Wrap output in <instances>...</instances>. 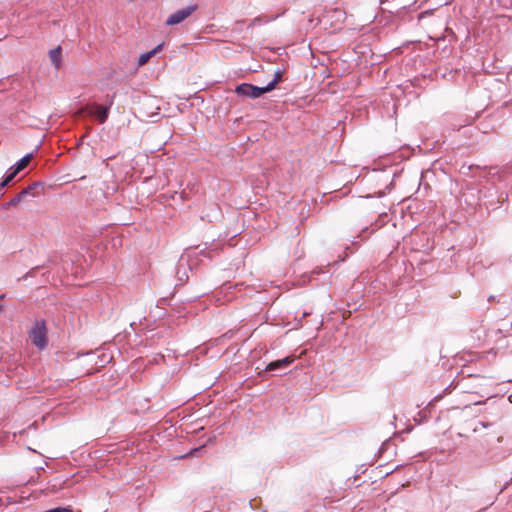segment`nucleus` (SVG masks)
I'll list each match as a JSON object with an SVG mask.
<instances>
[{"label":"nucleus","instance_id":"f257e3e1","mask_svg":"<svg viewBox=\"0 0 512 512\" xmlns=\"http://www.w3.org/2000/svg\"><path fill=\"white\" fill-rule=\"evenodd\" d=\"M277 85V80L270 81L265 87L254 86L249 83H242L235 88V92L244 97L256 99L264 93L272 91Z\"/></svg>","mask_w":512,"mask_h":512},{"label":"nucleus","instance_id":"f03ea898","mask_svg":"<svg viewBox=\"0 0 512 512\" xmlns=\"http://www.w3.org/2000/svg\"><path fill=\"white\" fill-rule=\"evenodd\" d=\"M29 338L33 345L39 349L47 346V328L43 320H36L29 331Z\"/></svg>","mask_w":512,"mask_h":512},{"label":"nucleus","instance_id":"7ed1b4c3","mask_svg":"<svg viewBox=\"0 0 512 512\" xmlns=\"http://www.w3.org/2000/svg\"><path fill=\"white\" fill-rule=\"evenodd\" d=\"M33 158V154L29 153L25 155L23 158H21L13 167L10 168V172L6 175V177L3 179V181L0 183V195H3V188L7 186L14 178L15 176L22 171L24 168L28 166L31 159Z\"/></svg>","mask_w":512,"mask_h":512},{"label":"nucleus","instance_id":"20e7f679","mask_svg":"<svg viewBox=\"0 0 512 512\" xmlns=\"http://www.w3.org/2000/svg\"><path fill=\"white\" fill-rule=\"evenodd\" d=\"M198 6L197 4H191L187 7H184L182 9H179L172 13L165 21V24L167 26H174L182 23L185 21L188 17H190L196 10Z\"/></svg>","mask_w":512,"mask_h":512},{"label":"nucleus","instance_id":"39448f33","mask_svg":"<svg viewBox=\"0 0 512 512\" xmlns=\"http://www.w3.org/2000/svg\"><path fill=\"white\" fill-rule=\"evenodd\" d=\"M293 362H294V358L288 356V357H285L283 359L276 360V361H273V362L269 363L266 366L265 371H274V370H277V369L286 368L287 366H289Z\"/></svg>","mask_w":512,"mask_h":512},{"label":"nucleus","instance_id":"423d86ee","mask_svg":"<svg viewBox=\"0 0 512 512\" xmlns=\"http://www.w3.org/2000/svg\"><path fill=\"white\" fill-rule=\"evenodd\" d=\"M93 109H94L93 114L96 116L97 120L100 123H104L108 118L109 107H104V106L95 104L93 106Z\"/></svg>","mask_w":512,"mask_h":512},{"label":"nucleus","instance_id":"0eeeda50","mask_svg":"<svg viewBox=\"0 0 512 512\" xmlns=\"http://www.w3.org/2000/svg\"><path fill=\"white\" fill-rule=\"evenodd\" d=\"M32 190V186L23 189L6 204V208L18 205L26 195L31 194Z\"/></svg>","mask_w":512,"mask_h":512},{"label":"nucleus","instance_id":"6e6552de","mask_svg":"<svg viewBox=\"0 0 512 512\" xmlns=\"http://www.w3.org/2000/svg\"><path fill=\"white\" fill-rule=\"evenodd\" d=\"M49 58L51 63L59 68L61 66V58H62V49L60 46L49 51Z\"/></svg>","mask_w":512,"mask_h":512},{"label":"nucleus","instance_id":"1a4fd4ad","mask_svg":"<svg viewBox=\"0 0 512 512\" xmlns=\"http://www.w3.org/2000/svg\"><path fill=\"white\" fill-rule=\"evenodd\" d=\"M163 47V43L156 46L153 50L143 53L140 55L138 59V66L145 65L157 52H159Z\"/></svg>","mask_w":512,"mask_h":512},{"label":"nucleus","instance_id":"9d476101","mask_svg":"<svg viewBox=\"0 0 512 512\" xmlns=\"http://www.w3.org/2000/svg\"><path fill=\"white\" fill-rule=\"evenodd\" d=\"M273 80H277V83L281 80V74H280V72H279V71H277V72L275 73V77H274V79H273Z\"/></svg>","mask_w":512,"mask_h":512},{"label":"nucleus","instance_id":"9b49d317","mask_svg":"<svg viewBox=\"0 0 512 512\" xmlns=\"http://www.w3.org/2000/svg\"><path fill=\"white\" fill-rule=\"evenodd\" d=\"M480 424H481V425H482V427H484V428H486V427H488V426H489V424H488V423H484V422H480Z\"/></svg>","mask_w":512,"mask_h":512}]
</instances>
